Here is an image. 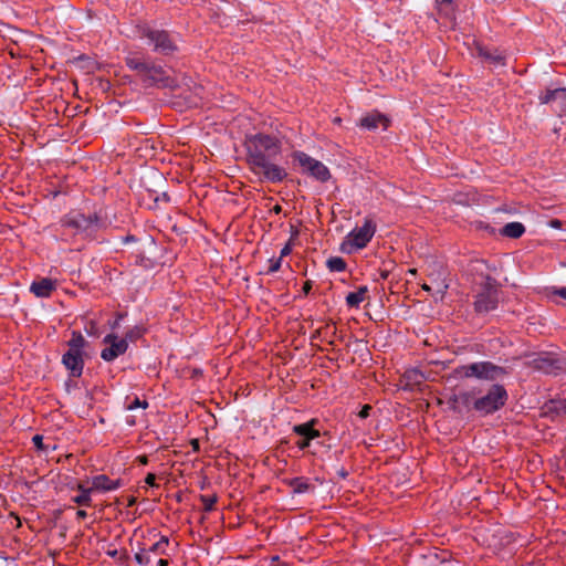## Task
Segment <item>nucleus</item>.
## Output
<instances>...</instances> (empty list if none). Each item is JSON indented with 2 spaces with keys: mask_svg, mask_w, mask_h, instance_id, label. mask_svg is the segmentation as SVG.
<instances>
[{
  "mask_svg": "<svg viewBox=\"0 0 566 566\" xmlns=\"http://www.w3.org/2000/svg\"><path fill=\"white\" fill-rule=\"evenodd\" d=\"M244 147L250 169L260 180L279 184L287 177L285 168L275 163L282 151L277 136L264 133L247 135Z\"/></svg>",
  "mask_w": 566,
  "mask_h": 566,
  "instance_id": "obj_1",
  "label": "nucleus"
},
{
  "mask_svg": "<svg viewBox=\"0 0 566 566\" xmlns=\"http://www.w3.org/2000/svg\"><path fill=\"white\" fill-rule=\"evenodd\" d=\"M102 227L97 214L85 216L78 211H71L61 219L62 240H67L70 235L91 238Z\"/></svg>",
  "mask_w": 566,
  "mask_h": 566,
  "instance_id": "obj_2",
  "label": "nucleus"
},
{
  "mask_svg": "<svg viewBox=\"0 0 566 566\" xmlns=\"http://www.w3.org/2000/svg\"><path fill=\"white\" fill-rule=\"evenodd\" d=\"M499 301L500 289L495 280L488 277L475 296L474 311L478 314H486L497 307Z\"/></svg>",
  "mask_w": 566,
  "mask_h": 566,
  "instance_id": "obj_3",
  "label": "nucleus"
},
{
  "mask_svg": "<svg viewBox=\"0 0 566 566\" xmlns=\"http://www.w3.org/2000/svg\"><path fill=\"white\" fill-rule=\"evenodd\" d=\"M458 374L465 378L495 380L504 374V369L491 361H478L459 367Z\"/></svg>",
  "mask_w": 566,
  "mask_h": 566,
  "instance_id": "obj_4",
  "label": "nucleus"
},
{
  "mask_svg": "<svg viewBox=\"0 0 566 566\" xmlns=\"http://www.w3.org/2000/svg\"><path fill=\"white\" fill-rule=\"evenodd\" d=\"M506 399L507 392L504 387L501 385H493L485 396L480 397L474 401L473 408L482 415L492 413L504 406Z\"/></svg>",
  "mask_w": 566,
  "mask_h": 566,
  "instance_id": "obj_5",
  "label": "nucleus"
},
{
  "mask_svg": "<svg viewBox=\"0 0 566 566\" xmlns=\"http://www.w3.org/2000/svg\"><path fill=\"white\" fill-rule=\"evenodd\" d=\"M142 38L153 46L154 51L164 55L172 54L177 50L176 42L165 30L145 28L142 31Z\"/></svg>",
  "mask_w": 566,
  "mask_h": 566,
  "instance_id": "obj_6",
  "label": "nucleus"
},
{
  "mask_svg": "<svg viewBox=\"0 0 566 566\" xmlns=\"http://www.w3.org/2000/svg\"><path fill=\"white\" fill-rule=\"evenodd\" d=\"M293 157L304 169V171L316 180L325 182L331 178L329 169L322 161L311 157L303 151H295Z\"/></svg>",
  "mask_w": 566,
  "mask_h": 566,
  "instance_id": "obj_7",
  "label": "nucleus"
},
{
  "mask_svg": "<svg viewBox=\"0 0 566 566\" xmlns=\"http://www.w3.org/2000/svg\"><path fill=\"white\" fill-rule=\"evenodd\" d=\"M376 232V224L373 220L366 219L361 227H356L346 237V244L356 250L365 248L373 239Z\"/></svg>",
  "mask_w": 566,
  "mask_h": 566,
  "instance_id": "obj_8",
  "label": "nucleus"
},
{
  "mask_svg": "<svg viewBox=\"0 0 566 566\" xmlns=\"http://www.w3.org/2000/svg\"><path fill=\"white\" fill-rule=\"evenodd\" d=\"M103 343L107 346L101 352V357L103 360L108 363L124 355L128 349V343L126 339L119 338L114 333L105 335Z\"/></svg>",
  "mask_w": 566,
  "mask_h": 566,
  "instance_id": "obj_9",
  "label": "nucleus"
},
{
  "mask_svg": "<svg viewBox=\"0 0 566 566\" xmlns=\"http://www.w3.org/2000/svg\"><path fill=\"white\" fill-rule=\"evenodd\" d=\"M62 363L72 377H80L82 375L84 368L83 353L66 350L62 357Z\"/></svg>",
  "mask_w": 566,
  "mask_h": 566,
  "instance_id": "obj_10",
  "label": "nucleus"
},
{
  "mask_svg": "<svg viewBox=\"0 0 566 566\" xmlns=\"http://www.w3.org/2000/svg\"><path fill=\"white\" fill-rule=\"evenodd\" d=\"M359 126L368 130H375L379 127L386 130L389 126V119L384 114L375 111L363 116Z\"/></svg>",
  "mask_w": 566,
  "mask_h": 566,
  "instance_id": "obj_11",
  "label": "nucleus"
},
{
  "mask_svg": "<svg viewBox=\"0 0 566 566\" xmlns=\"http://www.w3.org/2000/svg\"><path fill=\"white\" fill-rule=\"evenodd\" d=\"M56 289V282L49 277H42L39 281H33L30 286V292L36 297H49Z\"/></svg>",
  "mask_w": 566,
  "mask_h": 566,
  "instance_id": "obj_12",
  "label": "nucleus"
},
{
  "mask_svg": "<svg viewBox=\"0 0 566 566\" xmlns=\"http://www.w3.org/2000/svg\"><path fill=\"white\" fill-rule=\"evenodd\" d=\"M122 486L120 480H112L105 474L96 475L92 479V491L109 492Z\"/></svg>",
  "mask_w": 566,
  "mask_h": 566,
  "instance_id": "obj_13",
  "label": "nucleus"
},
{
  "mask_svg": "<svg viewBox=\"0 0 566 566\" xmlns=\"http://www.w3.org/2000/svg\"><path fill=\"white\" fill-rule=\"evenodd\" d=\"M295 434L298 440L295 444L301 449H305L310 446V441L317 438L319 432L315 430V427H293Z\"/></svg>",
  "mask_w": 566,
  "mask_h": 566,
  "instance_id": "obj_14",
  "label": "nucleus"
},
{
  "mask_svg": "<svg viewBox=\"0 0 566 566\" xmlns=\"http://www.w3.org/2000/svg\"><path fill=\"white\" fill-rule=\"evenodd\" d=\"M164 73L165 72L161 66L148 63L147 70L143 72L142 76L144 77V81L147 82L149 85H157L160 83L165 85Z\"/></svg>",
  "mask_w": 566,
  "mask_h": 566,
  "instance_id": "obj_15",
  "label": "nucleus"
},
{
  "mask_svg": "<svg viewBox=\"0 0 566 566\" xmlns=\"http://www.w3.org/2000/svg\"><path fill=\"white\" fill-rule=\"evenodd\" d=\"M538 98L541 104H551L558 99L566 104V88L546 90L539 94Z\"/></svg>",
  "mask_w": 566,
  "mask_h": 566,
  "instance_id": "obj_16",
  "label": "nucleus"
},
{
  "mask_svg": "<svg viewBox=\"0 0 566 566\" xmlns=\"http://www.w3.org/2000/svg\"><path fill=\"white\" fill-rule=\"evenodd\" d=\"M367 292V286H359L357 291L348 293L346 296L347 306L356 308L359 307V305L365 301Z\"/></svg>",
  "mask_w": 566,
  "mask_h": 566,
  "instance_id": "obj_17",
  "label": "nucleus"
},
{
  "mask_svg": "<svg viewBox=\"0 0 566 566\" xmlns=\"http://www.w3.org/2000/svg\"><path fill=\"white\" fill-rule=\"evenodd\" d=\"M524 232L525 227L521 222L506 223L502 229V234L512 239H517L522 237Z\"/></svg>",
  "mask_w": 566,
  "mask_h": 566,
  "instance_id": "obj_18",
  "label": "nucleus"
},
{
  "mask_svg": "<svg viewBox=\"0 0 566 566\" xmlns=\"http://www.w3.org/2000/svg\"><path fill=\"white\" fill-rule=\"evenodd\" d=\"M80 494L76 495L73 501L82 506H90L92 499L91 493L93 492L91 488H84L82 484L77 486Z\"/></svg>",
  "mask_w": 566,
  "mask_h": 566,
  "instance_id": "obj_19",
  "label": "nucleus"
},
{
  "mask_svg": "<svg viewBox=\"0 0 566 566\" xmlns=\"http://www.w3.org/2000/svg\"><path fill=\"white\" fill-rule=\"evenodd\" d=\"M168 544H169L168 537L161 536L159 538V541H157L149 548H146V549L149 551V553H154V554H158V555H166Z\"/></svg>",
  "mask_w": 566,
  "mask_h": 566,
  "instance_id": "obj_20",
  "label": "nucleus"
},
{
  "mask_svg": "<svg viewBox=\"0 0 566 566\" xmlns=\"http://www.w3.org/2000/svg\"><path fill=\"white\" fill-rule=\"evenodd\" d=\"M85 338L78 333V334H73L72 338L69 340L67 345H69V349L67 350H74V352H80V353H83V348L85 346Z\"/></svg>",
  "mask_w": 566,
  "mask_h": 566,
  "instance_id": "obj_21",
  "label": "nucleus"
},
{
  "mask_svg": "<svg viewBox=\"0 0 566 566\" xmlns=\"http://www.w3.org/2000/svg\"><path fill=\"white\" fill-rule=\"evenodd\" d=\"M327 268L332 272H343L346 270V262L340 256H333L327 260Z\"/></svg>",
  "mask_w": 566,
  "mask_h": 566,
  "instance_id": "obj_22",
  "label": "nucleus"
},
{
  "mask_svg": "<svg viewBox=\"0 0 566 566\" xmlns=\"http://www.w3.org/2000/svg\"><path fill=\"white\" fill-rule=\"evenodd\" d=\"M127 66L130 70L137 71L140 75L147 70L148 63L138 57H128L126 60Z\"/></svg>",
  "mask_w": 566,
  "mask_h": 566,
  "instance_id": "obj_23",
  "label": "nucleus"
},
{
  "mask_svg": "<svg viewBox=\"0 0 566 566\" xmlns=\"http://www.w3.org/2000/svg\"><path fill=\"white\" fill-rule=\"evenodd\" d=\"M145 333V328L142 327V326H134L132 328H129L126 334H125V337L123 339H126V342H135L137 340L138 338H140Z\"/></svg>",
  "mask_w": 566,
  "mask_h": 566,
  "instance_id": "obj_24",
  "label": "nucleus"
},
{
  "mask_svg": "<svg viewBox=\"0 0 566 566\" xmlns=\"http://www.w3.org/2000/svg\"><path fill=\"white\" fill-rule=\"evenodd\" d=\"M291 485L295 493H305L311 489V484L303 478H296L292 481Z\"/></svg>",
  "mask_w": 566,
  "mask_h": 566,
  "instance_id": "obj_25",
  "label": "nucleus"
},
{
  "mask_svg": "<svg viewBox=\"0 0 566 566\" xmlns=\"http://www.w3.org/2000/svg\"><path fill=\"white\" fill-rule=\"evenodd\" d=\"M135 560L139 565H147L150 563V553L146 548L140 549L135 554Z\"/></svg>",
  "mask_w": 566,
  "mask_h": 566,
  "instance_id": "obj_26",
  "label": "nucleus"
},
{
  "mask_svg": "<svg viewBox=\"0 0 566 566\" xmlns=\"http://www.w3.org/2000/svg\"><path fill=\"white\" fill-rule=\"evenodd\" d=\"M200 500L203 504L205 511L210 512L214 507V504L217 502V496L216 495H201Z\"/></svg>",
  "mask_w": 566,
  "mask_h": 566,
  "instance_id": "obj_27",
  "label": "nucleus"
},
{
  "mask_svg": "<svg viewBox=\"0 0 566 566\" xmlns=\"http://www.w3.org/2000/svg\"><path fill=\"white\" fill-rule=\"evenodd\" d=\"M32 442L34 443L35 448L39 450V451H48L50 446L49 444H44L43 443V437L40 436V434H35L33 438H32Z\"/></svg>",
  "mask_w": 566,
  "mask_h": 566,
  "instance_id": "obj_28",
  "label": "nucleus"
},
{
  "mask_svg": "<svg viewBox=\"0 0 566 566\" xmlns=\"http://www.w3.org/2000/svg\"><path fill=\"white\" fill-rule=\"evenodd\" d=\"M297 234V231L294 232L293 237L289 240V242L282 248L281 252H280V258L281 260L285 256H287L291 252H292V249H293V239L294 237Z\"/></svg>",
  "mask_w": 566,
  "mask_h": 566,
  "instance_id": "obj_29",
  "label": "nucleus"
},
{
  "mask_svg": "<svg viewBox=\"0 0 566 566\" xmlns=\"http://www.w3.org/2000/svg\"><path fill=\"white\" fill-rule=\"evenodd\" d=\"M148 406L146 400H140L139 398L135 397L134 400L127 402V409L133 410L135 408H146Z\"/></svg>",
  "mask_w": 566,
  "mask_h": 566,
  "instance_id": "obj_30",
  "label": "nucleus"
},
{
  "mask_svg": "<svg viewBox=\"0 0 566 566\" xmlns=\"http://www.w3.org/2000/svg\"><path fill=\"white\" fill-rule=\"evenodd\" d=\"M484 56L488 60H490L493 63H495V64H501V65L504 64V57L501 54H497V53H484Z\"/></svg>",
  "mask_w": 566,
  "mask_h": 566,
  "instance_id": "obj_31",
  "label": "nucleus"
},
{
  "mask_svg": "<svg viewBox=\"0 0 566 566\" xmlns=\"http://www.w3.org/2000/svg\"><path fill=\"white\" fill-rule=\"evenodd\" d=\"M269 262H270L269 273L277 272L280 270L281 265H282L281 258L270 259Z\"/></svg>",
  "mask_w": 566,
  "mask_h": 566,
  "instance_id": "obj_32",
  "label": "nucleus"
},
{
  "mask_svg": "<svg viewBox=\"0 0 566 566\" xmlns=\"http://www.w3.org/2000/svg\"><path fill=\"white\" fill-rule=\"evenodd\" d=\"M371 410H373V407H371V406H369V405H365V406L360 409V411L358 412L357 417L359 418V420H364V419H366V418L369 416V413H370V411H371Z\"/></svg>",
  "mask_w": 566,
  "mask_h": 566,
  "instance_id": "obj_33",
  "label": "nucleus"
},
{
  "mask_svg": "<svg viewBox=\"0 0 566 566\" xmlns=\"http://www.w3.org/2000/svg\"><path fill=\"white\" fill-rule=\"evenodd\" d=\"M554 408L558 411V412H562L563 415H566V400H560L558 402H555L554 403Z\"/></svg>",
  "mask_w": 566,
  "mask_h": 566,
  "instance_id": "obj_34",
  "label": "nucleus"
},
{
  "mask_svg": "<svg viewBox=\"0 0 566 566\" xmlns=\"http://www.w3.org/2000/svg\"><path fill=\"white\" fill-rule=\"evenodd\" d=\"M447 289H448V284H446L444 282L438 283L437 294H439V296L442 298Z\"/></svg>",
  "mask_w": 566,
  "mask_h": 566,
  "instance_id": "obj_35",
  "label": "nucleus"
},
{
  "mask_svg": "<svg viewBox=\"0 0 566 566\" xmlns=\"http://www.w3.org/2000/svg\"><path fill=\"white\" fill-rule=\"evenodd\" d=\"M552 293L566 300V287H554Z\"/></svg>",
  "mask_w": 566,
  "mask_h": 566,
  "instance_id": "obj_36",
  "label": "nucleus"
},
{
  "mask_svg": "<svg viewBox=\"0 0 566 566\" xmlns=\"http://www.w3.org/2000/svg\"><path fill=\"white\" fill-rule=\"evenodd\" d=\"M548 226L551 228H554V229H562L563 227V223L559 219H552L549 222H548Z\"/></svg>",
  "mask_w": 566,
  "mask_h": 566,
  "instance_id": "obj_37",
  "label": "nucleus"
},
{
  "mask_svg": "<svg viewBox=\"0 0 566 566\" xmlns=\"http://www.w3.org/2000/svg\"><path fill=\"white\" fill-rule=\"evenodd\" d=\"M155 481H156V475L154 473H148L146 479H145L146 484H148L150 486H154L155 485Z\"/></svg>",
  "mask_w": 566,
  "mask_h": 566,
  "instance_id": "obj_38",
  "label": "nucleus"
},
{
  "mask_svg": "<svg viewBox=\"0 0 566 566\" xmlns=\"http://www.w3.org/2000/svg\"><path fill=\"white\" fill-rule=\"evenodd\" d=\"M190 444H191L192 450H193L195 452H198V451H199V440H198V439H192V440L190 441Z\"/></svg>",
  "mask_w": 566,
  "mask_h": 566,
  "instance_id": "obj_39",
  "label": "nucleus"
},
{
  "mask_svg": "<svg viewBox=\"0 0 566 566\" xmlns=\"http://www.w3.org/2000/svg\"><path fill=\"white\" fill-rule=\"evenodd\" d=\"M311 289H312V283H311L310 281H306V282H305V284H304V286H303V293H304L305 295H306V294H308V293H310V291H311Z\"/></svg>",
  "mask_w": 566,
  "mask_h": 566,
  "instance_id": "obj_40",
  "label": "nucleus"
},
{
  "mask_svg": "<svg viewBox=\"0 0 566 566\" xmlns=\"http://www.w3.org/2000/svg\"><path fill=\"white\" fill-rule=\"evenodd\" d=\"M337 474H338V476H339V478H342V479H346V478H347V475H348V472H347L344 468H342V469H339V470L337 471Z\"/></svg>",
  "mask_w": 566,
  "mask_h": 566,
  "instance_id": "obj_41",
  "label": "nucleus"
},
{
  "mask_svg": "<svg viewBox=\"0 0 566 566\" xmlns=\"http://www.w3.org/2000/svg\"><path fill=\"white\" fill-rule=\"evenodd\" d=\"M106 554H107L108 556H111V557L115 558V557L117 556V554H118V551H117L116 548H114V549H108V551L106 552Z\"/></svg>",
  "mask_w": 566,
  "mask_h": 566,
  "instance_id": "obj_42",
  "label": "nucleus"
},
{
  "mask_svg": "<svg viewBox=\"0 0 566 566\" xmlns=\"http://www.w3.org/2000/svg\"><path fill=\"white\" fill-rule=\"evenodd\" d=\"M76 515L78 518H85L87 516V513L83 510H78Z\"/></svg>",
  "mask_w": 566,
  "mask_h": 566,
  "instance_id": "obj_43",
  "label": "nucleus"
},
{
  "mask_svg": "<svg viewBox=\"0 0 566 566\" xmlns=\"http://www.w3.org/2000/svg\"><path fill=\"white\" fill-rule=\"evenodd\" d=\"M157 566H168V560L164 559V558H160L157 562Z\"/></svg>",
  "mask_w": 566,
  "mask_h": 566,
  "instance_id": "obj_44",
  "label": "nucleus"
},
{
  "mask_svg": "<svg viewBox=\"0 0 566 566\" xmlns=\"http://www.w3.org/2000/svg\"><path fill=\"white\" fill-rule=\"evenodd\" d=\"M421 287H422V290H423V291H426V292H431V286H430V285H428V284H426V283H424V284H422V285H421Z\"/></svg>",
  "mask_w": 566,
  "mask_h": 566,
  "instance_id": "obj_45",
  "label": "nucleus"
},
{
  "mask_svg": "<svg viewBox=\"0 0 566 566\" xmlns=\"http://www.w3.org/2000/svg\"><path fill=\"white\" fill-rule=\"evenodd\" d=\"M315 420L314 419H311L308 421H306L304 424H308V426H312V424H315Z\"/></svg>",
  "mask_w": 566,
  "mask_h": 566,
  "instance_id": "obj_46",
  "label": "nucleus"
},
{
  "mask_svg": "<svg viewBox=\"0 0 566 566\" xmlns=\"http://www.w3.org/2000/svg\"><path fill=\"white\" fill-rule=\"evenodd\" d=\"M119 322L118 319H116L113 324H112V328H116L118 326Z\"/></svg>",
  "mask_w": 566,
  "mask_h": 566,
  "instance_id": "obj_47",
  "label": "nucleus"
},
{
  "mask_svg": "<svg viewBox=\"0 0 566 566\" xmlns=\"http://www.w3.org/2000/svg\"><path fill=\"white\" fill-rule=\"evenodd\" d=\"M140 462H142L143 464H146V463H147V458H146V457H143V458L140 459Z\"/></svg>",
  "mask_w": 566,
  "mask_h": 566,
  "instance_id": "obj_48",
  "label": "nucleus"
},
{
  "mask_svg": "<svg viewBox=\"0 0 566 566\" xmlns=\"http://www.w3.org/2000/svg\"><path fill=\"white\" fill-rule=\"evenodd\" d=\"M334 122H335V123H339V122H340V118H339V117H336V118L334 119Z\"/></svg>",
  "mask_w": 566,
  "mask_h": 566,
  "instance_id": "obj_49",
  "label": "nucleus"
}]
</instances>
